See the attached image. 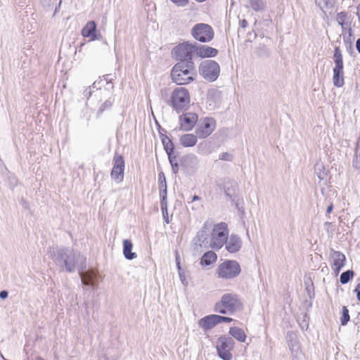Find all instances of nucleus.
<instances>
[{"mask_svg": "<svg viewBox=\"0 0 360 360\" xmlns=\"http://www.w3.org/2000/svg\"><path fill=\"white\" fill-rule=\"evenodd\" d=\"M51 258L61 271L74 273L86 269V258L80 252L68 247L51 248Z\"/></svg>", "mask_w": 360, "mask_h": 360, "instance_id": "f257e3e1", "label": "nucleus"}, {"mask_svg": "<svg viewBox=\"0 0 360 360\" xmlns=\"http://www.w3.org/2000/svg\"><path fill=\"white\" fill-rule=\"evenodd\" d=\"M190 94L184 87H177L172 93L169 105L177 113L186 110L190 105Z\"/></svg>", "mask_w": 360, "mask_h": 360, "instance_id": "f03ea898", "label": "nucleus"}, {"mask_svg": "<svg viewBox=\"0 0 360 360\" xmlns=\"http://www.w3.org/2000/svg\"><path fill=\"white\" fill-rule=\"evenodd\" d=\"M241 302L236 294L226 293L221 299V301L216 303L214 311L223 314H233L241 309Z\"/></svg>", "mask_w": 360, "mask_h": 360, "instance_id": "7ed1b4c3", "label": "nucleus"}, {"mask_svg": "<svg viewBox=\"0 0 360 360\" xmlns=\"http://www.w3.org/2000/svg\"><path fill=\"white\" fill-rule=\"evenodd\" d=\"M240 271V266L236 260H226L217 269L218 277L226 280L236 278Z\"/></svg>", "mask_w": 360, "mask_h": 360, "instance_id": "20e7f679", "label": "nucleus"}, {"mask_svg": "<svg viewBox=\"0 0 360 360\" xmlns=\"http://www.w3.org/2000/svg\"><path fill=\"white\" fill-rule=\"evenodd\" d=\"M199 72L205 79L214 82L219 75L220 67L218 63L213 60H205L200 64Z\"/></svg>", "mask_w": 360, "mask_h": 360, "instance_id": "39448f33", "label": "nucleus"}, {"mask_svg": "<svg viewBox=\"0 0 360 360\" xmlns=\"http://www.w3.org/2000/svg\"><path fill=\"white\" fill-rule=\"evenodd\" d=\"M229 230L227 224L221 222L215 225L212 231V248L219 250L223 247L227 240Z\"/></svg>", "mask_w": 360, "mask_h": 360, "instance_id": "423d86ee", "label": "nucleus"}, {"mask_svg": "<svg viewBox=\"0 0 360 360\" xmlns=\"http://www.w3.org/2000/svg\"><path fill=\"white\" fill-rule=\"evenodd\" d=\"M235 342L231 337L221 336L217 340V352L218 356L223 360H231L233 355L231 351L234 347Z\"/></svg>", "mask_w": 360, "mask_h": 360, "instance_id": "0eeeda50", "label": "nucleus"}, {"mask_svg": "<svg viewBox=\"0 0 360 360\" xmlns=\"http://www.w3.org/2000/svg\"><path fill=\"white\" fill-rule=\"evenodd\" d=\"M191 34L193 38L202 43L209 42L214 35L212 27L205 23H198L191 30Z\"/></svg>", "mask_w": 360, "mask_h": 360, "instance_id": "6e6552de", "label": "nucleus"}, {"mask_svg": "<svg viewBox=\"0 0 360 360\" xmlns=\"http://www.w3.org/2000/svg\"><path fill=\"white\" fill-rule=\"evenodd\" d=\"M210 226L208 222H205L202 228L197 233L196 236L193 240L194 250L198 251L200 248H212V240H209Z\"/></svg>", "mask_w": 360, "mask_h": 360, "instance_id": "1a4fd4ad", "label": "nucleus"}, {"mask_svg": "<svg viewBox=\"0 0 360 360\" xmlns=\"http://www.w3.org/2000/svg\"><path fill=\"white\" fill-rule=\"evenodd\" d=\"M195 53V42L186 41L176 46L172 53L178 60H193V53Z\"/></svg>", "mask_w": 360, "mask_h": 360, "instance_id": "9d476101", "label": "nucleus"}, {"mask_svg": "<svg viewBox=\"0 0 360 360\" xmlns=\"http://www.w3.org/2000/svg\"><path fill=\"white\" fill-rule=\"evenodd\" d=\"M216 128L215 120L212 117H204L198 120L195 134L200 139L209 136Z\"/></svg>", "mask_w": 360, "mask_h": 360, "instance_id": "9b49d317", "label": "nucleus"}, {"mask_svg": "<svg viewBox=\"0 0 360 360\" xmlns=\"http://www.w3.org/2000/svg\"><path fill=\"white\" fill-rule=\"evenodd\" d=\"M233 319L226 316H222L217 314L206 316L198 321L199 326L205 331L213 328L217 324L221 322H231Z\"/></svg>", "mask_w": 360, "mask_h": 360, "instance_id": "f8f14e48", "label": "nucleus"}, {"mask_svg": "<svg viewBox=\"0 0 360 360\" xmlns=\"http://www.w3.org/2000/svg\"><path fill=\"white\" fill-rule=\"evenodd\" d=\"M124 160L122 155L115 153L113 157V167L110 173L112 179L120 183L124 179Z\"/></svg>", "mask_w": 360, "mask_h": 360, "instance_id": "ddd939ff", "label": "nucleus"}, {"mask_svg": "<svg viewBox=\"0 0 360 360\" xmlns=\"http://www.w3.org/2000/svg\"><path fill=\"white\" fill-rule=\"evenodd\" d=\"M195 71H191L187 69L176 72L172 70L171 77L172 81L178 85L188 84L194 80Z\"/></svg>", "mask_w": 360, "mask_h": 360, "instance_id": "4468645a", "label": "nucleus"}, {"mask_svg": "<svg viewBox=\"0 0 360 360\" xmlns=\"http://www.w3.org/2000/svg\"><path fill=\"white\" fill-rule=\"evenodd\" d=\"M330 257L334 272L336 275H338L342 268H343V266L345 265V255L340 251H335L333 249H330Z\"/></svg>", "mask_w": 360, "mask_h": 360, "instance_id": "2eb2a0df", "label": "nucleus"}, {"mask_svg": "<svg viewBox=\"0 0 360 360\" xmlns=\"http://www.w3.org/2000/svg\"><path fill=\"white\" fill-rule=\"evenodd\" d=\"M198 115L188 112L183 114L179 117V121L181 128L185 131L191 130L198 123Z\"/></svg>", "mask_w": 360, "mask_h": 360, "instance_id": "dca6fc26", "label": "nucleus"}, {"mask_svg": "<svg viewBox=\"0 0 360 360\" xmlns=\"http://www.w3.org/2000/svg\"><path fill=\"white\" fill-rule=\"evenodd\" d=\"M226 249L230 253H236L238 252L242 247V240L240 238L235 234H231L227 238V240L224 243Z\"/></svg>", "mask_w": 360, "mask_h": 360, "instance_id": "f3484780", "label": "nucleus"}, {"mask_svg": "<svg viewBox=\"0 0 360 360\" xmlns=\"http://www.w3.org/2000/svg\"><path fill=\"white\" fill-rule=\"evenodd\" d=\"M218 53L217 49L206 45L198 44L195 42V54L202 58L214 57Z\"/></svg>", "mask_w": 360, "mask_h": 360, "instance_id": "a211bd4d", "label": "nucleus"}, {"mask_svg": "<svg viewBox=\"0 0 360 360\" xmlns=\"http://www.w3.org/2000/svg\"><path fill=\"white\" fill-rule=\"evenodd\" d=\"M77 271L83 285L90 286H94L96 285L95 280L96 278V273L94 269H82Z\"/></svg>", "mask_w": 360, "mask_h": 360, "instance_id": "6ab92c4d", "label": "nucleus"}, {"mask_svg": "<svg viewBox=\"0 0 360 360\" xmlns=\"http://www.w3.org/2000/svg\"><path fill=\"white\" fill-rule=\"evenodd\" d=\"M199 160L194 154H188L185 155L181 162V165L188 172H194L197 169Z\"/></svg>", "mask_w": 360, "mask_h": 360, "instance_id": "aec40b11", "label": "nucleus"}, {"mask_svg": "<svg viewBox=\"0 0 360 360\" xmlns=\"http://www.w3.org/2000/svg\"><path fill=\"white\" fill-rule=\"evenodd\" d=\"M96 24L94 21H89L86 23L85 27L82 30V34L84 37H90L91 41L99 39L101 37V35L97 34L96 33Z\"/></svg>", "mask_w": 360, "mask_h": 360, "instance_id": "412c9836", "label": "nucleus"}, {"mask_svg": "<svg viewBox=\"0 0 360 360\" xmlns=\"http://www.w3.org/2000/svg\"><path fill=\"white\" fill-rule=\"evenodd\" d=\"M133 244L129 239H125L123 241V255L128 260H132L137 257L136 252H132Z\"/></svg>", "mask_w": 360, "mask_h": 360, "instance_id": "4be33fe9", "label": "nucleus"}, {"mask_svg": "<svg viewBox=\"0 0 360 360\" xmlns=\"http://www.w3.org/2000/svg\"><path fill=\"white\" fill-rule=\"evenodd\" d=\"M333 59L335 63V67L333 70L343 71V58L340 49L336 46L334 50Z\"/></svg>", "mask_w": 360, "mask_h": 360, "instance_id": "5701e85b", "label": "nucleus"}, {"mask_svg": "<svg viewBox=\"0 0 360 360\" xmlns=\"http://www.w3.org/2000/svg\"><path fill=\"white\" fill-rule=\"evenodd\" d=\"M197 135L193 134H186L180 137L179 141L184 147H193L197 143Z\"/></svg>", "mask_w": 360, "mask_h": 360, "instance_id": "b1692460", "label": "nucleus"}, {"mask_svg": "<svg viewBox=\"0 0 360 360\" xmlns=\"http://www.w3.org/2000/svg\"><path fill=\"white\" fill-rule=\"evenodd\" d=\"M187 69L191 71H195V65L193 60H179L172 68L176 72L185 70Z\"/></svg>", "mask_w": 360, "mask_h": 360, "instance_id": "393cba45", "label": "nucleus"}, {"mask_svg": "<svg viewBox=\"0 0 360 360\" xmlns=\"http://www.w3.org/2000/svg\"><path fill=\"white\" fill-rule=\"evenodd\" d=\"M217 256L216 253L212 250L205 252L200 260V264L202 266H209L216 262Z\"/></svg>", "mask_w": 360, "mask_h": 360, "instance_id": "a878e982", "label": "nucleus"}, {"mask_svg": "<svg viewBox=\"0 0 360 360\" xmlns=\"http://www.w3.org/2000/svg\"><path fill=\"white\" fill-rule=\"evenodd\" d=\"M161 140L162 145L164 146V149L165 150L167 155L169 156L170 155H173L174 150V146L172 141L169 139V137L166 135H163L160 134Z\"/></svg>", "mask_w": 360, "mask_h": 360, "instance_id": "bb28decb", "label": "nucleus"}, {"mask_svg": "<svg viewBox=\"0 0 360 360\" xmlns=\"http://www.w3.org/2000/svg\"><path fill=\"white\" fill-rule=\"evenodd\" d=\"M230 335L238 340L239 342H243L246 339V335L243 329L238 327H232L229 330Z\"/></svg>", "mask_w": 360, "mask_h": 360, "instance_id": "cd10ccee", "label": "nucleus"}, {"mask_svg": "<svg viewBox=\"0 0 360 360\" xmlns=\"http://www.w3.org/2000/svg\"><path fill=\"white\" fill-rule=\"evenodd\" d=\"M336 20L340 26L350 25L352 19L348 13L342 11L337 14Z\"/></svg>", "mask_w": 360, "mask_h": 360, "instance_id": "c85d7f7f", "label": "nucleus"}, {"mask_svg": "<svg viewBox=\"0 0 360 360\" xmlns=\"http://www.w3.org/2000/svg\"><path fill=\"white\" fill-rule=\"evenodd\" d=\"M333 82L334 86L342 87L345 84L344 71L333 70Z\"/></svg>", "mask_w": 360, "mask_h": 360, "instance_id": "c756f323", "label": "nucleus"}, {"mask_svg": "<svg viewBox=\"0 0 360 360\" xmlns=\"http://www.w3.org/2000/svg\"><path fill=\"white\" fill-rule=\"evenodd\" d=\"M250 7L256 12H264L266 8V4L263 0H249Z\"/></svg>", "mask_w": 360, "mask_h": 360, "instance_id": "7c9ffc66", "label": "nucleus"}, {"mask_svg": "<svg viewBox=\"0 0 360 360\" xmlns=\"http://www.w3.org/2000/svg\"><path fill=\"white\" fill-rule=\"evenodd\" d=\"M354 276V272L352 270H347L341 274L340 276V282L342 284L347 283Z\"/></svg>", "mask_w": 360, "mask_h": 360, "instance_id": "2f4dec72", "label": "nucleus"}, {"mask_svg": "<svg viewBox=\"0 0 360 360\" xmlns=\"http://www.w3.org/2000/svg\"><path fill=\"white\" fill-rule=\"evenodd\" d=\"M315 2L321 10L333 6V2L331 0H315Z\"/></svg>", "mask_w": 360, "mask_h": 360, "instance_id": "473e14b6", "label": "nucleus"}, {"mask_svg": "<svg viewBox=\"0 0 360 360\" xmlns=\"http://www.w3.org/2000/svg\"><path fill=\"white\" fill-rule=\"evenodd\" d=\"M349 319H350V316L349 314V310L347 308V307L344 306L342 307V317L340 319L341 324L342 326L347 325L348 321H349Z\"/></svg>", "mask_w": 360, "mask_h": 360, "instance_id": "72a5a7b5", "label": "nucleus"}, {"mask_svg": "<svg viewBox=\"0 0 360 360\" xmlns=\"http://www.w3.org/2000/svg\"><path fill=\"white\" fill-rule=\"evenodd\" d=\"M169 162L172 165V171L174 174H176L179 172V164L176 162V157L174 155H170L168 156Z\"/></svg>", "mask_w": 360, "mask_h": 360, "instance_id": "f704fd0d", "label": "nucleus"}, {"mask_svg": "<svg viewBox=\"0 0 360 360\" xmlns=\"http://www.w3.org/2000/svg\"><path fill=\"white\" fill-rule=\"evenodd\" d=\"M112 105V101L111 98L106 100L98 110L97 114L99 115L102 114L105 110L109 109Z\"/></svg>", "mask_w": 360, "mask_h": 360, "instance_id": "c9c22d12", "label": "nucleus"}, {"mask_svg": "<svg viewBox=\"0 0 360 360\" xmlns=\"http://www.w3.org/2000/svg\"><path fill=\"white\" fill-rule=\"evenodd\" d=\"M108 77H109V75H107L105 76H103V79H104L103 85L104 84L105 85V89L110 91L113 89V84L111 83L112 79H109Z\"/></svg>", "mask_w": 360, "mask_h": 360, "instance_id": "e433bc0d", "label": "nucleus"}, {"mask_svg": "<svg viewBox=\"0 0 360 360\" xmlns=\"http://www.w3.org/2000/svg\"><path fill=\"white\" fill-rule=\"evenodd\" d=\"M160 205L161 209L162 211V214H164L166 213L167 214V198H161L160 201Z\"/></svg>", "mask_w": 360, "mask_h": 360, "instance_id": "4c0bfd02", "label": "nucleus"}, {"mask_svg": "<svg viewBox=\"0 0 360 360\" xmlns=\"http://www.w3.org/2000/svg\"><path fill=\"white\" fill-rule=\"evenodd\" d=\"M232 158H233V155L231 153H226V152L222 153L219 155V159L222 160L231 161Z\"/></svg>", "mask_w": 360, "mask_h": 360, "instance_id": "58836bf2", "label": "nucleus"}, {"mask_svg": "<svg viewBox=\"0 0 360 360\" xmlns=\"http://www.w3.org/2000/svg\"><path fill=\"white\" fill-rule=\"evenodd\" d=\"M159 187H165L167 186V183H166V179H165V176L164 175V173L161 172L160 174H159Z\"/></svg>", "mask_w": 360, "mask_h": 360, "instance_id": "ea45409f", "label": "nucleus"}, {"mask_svg": "<svg viewBox=\"0 0 360 360\" xmlns=\"http://www.w3.org/2000/svg\"><path fill=\"white\" fill-rule=\"evenodd\" d=\"M103 83H104V79H99L98 81H95L94 82V84H92V86H91V89H100L101 88L102 86H103Z\"/></svg>", "mask_w": 360, "mask_h": 360, "instance_id": "a19ab883", "label": "nucleus"}, {"mask_svg": "<svg viewBox=\"0 0 360 360\" xmlns=\"http://www.w3.org/2000/svg\"><path fill=\"white\" fill-rule=\"evenodd\" d=\"M179 278H180V280H181L182 284L184 286H187L188 285V282H187V281L186 279L184 270H181V271H179Z\"/></svg>", "mask_w": 360, "mask_h": 360, "instance_id": "79ce46f5", "label": "nucleus"}, {"mask_svg": "<svg viewBox=\"0 0 360 360\" xmlns=\"http://www.w3.org/2000/svg\"><path fill=\"white\" fill-rule=\"evenodd\" d=\"M342 34L345 35L348 34L349 36L352 35V29L350 25L341 26Z\"/></svg>", "mask_w": 360, "mask_h": 360, "instance_id": "37998d69", "label": "nucleus"}, {"mask_svg": "<svg viewBox=\"0 0 360 360\" xmlns=\"http://www.w3.org/2000/svg\"><path fill=\"white\" fill-rule=\"evenodd\" d=\"M174 4H176L177 6L183 7L185 6L188 2V0H171Z\"/></svg>", "mask_w": 360, "mask_h": 360, "instance_id": "c03bdc74", "label": "nucleus"}, {"mask_svg": "<svg viewBox=\"0 0 360 360\" xmlns=\"http://www.w3.org/2000/svg\"><path fill=\"white\" fill-rule=\"evenodd\" d=\"M167 186L160 187V196L161 198H167Z\"/></svg>", "mask_w": 360, "mask_h": 360, "instance_id": "a18cd8bd", "label": "nucleus"}, {"mask_svg": "<svg viewBox=\"0 0 360 360\" xmlns=\"http://www.w3.org/2000/svg\"><path fill=\"white\" fill-rule=\"evenodd\" d=\"M356 292V299L360 301V283H359L354 290Z\"/></svg>", "mask_w": 360, "mask_h": 360, "instance_id": "49530a36", "label": "nucleus"}, {"mask_svg": "<svg viewBox=\"0 0 360 360\" xmlns=\"http://www.w3.org/2000/svg\"><path fill=\"white\" fill-rule=\"evenodd\" d=\"M8 292L6 290H1L0 292V298L1 299L4 300L8 297Z\"/></svg>", "mask_w": 360, "mask_h": 360, "instance_id": "de8ad7c7", "label": "nucleus"}, {"mask_svg": "<svg viewBox=\"0 0 360 360\" xmlns=\"http://www.w3.org/2000/svg\"><path fill=\"white\" fill-rule=\"evenodd\" d=\"M92 91H91V87H89L88 89H86L84 91V95L85 96L89 97L91 96Z\"/></svg>", "mask_w": 360, "mask_h": 360, "instance_id": "09e8293b", "label": "nucleus"}, {"mask_svg": "<svg viewBox=\"0 0 360 360\" xmlns=\"http://www.w3.org/2000/svg\"><path fill=\"white\" fill-rule=\"evenodd\" d=\"M248 21L245 19H243V20H240V26L242 28L245 29V28H246L248 27Z\"/></svg>", "mask_w": 360, "mask_h": 360, "instance_id": "8fccbe9b", "label": "nucleus"}, {"mask_svg": "<svg viewBox=\"0 0 360 360\" xmlns=\"http://www.w3.org/2000/svg\"><path fill=\"white\" fill-rule=\"evenodd\" d=\"M176 266H177V269H178V271H181V270H184L181 267L180 259H179V257L178 255L176 257Z\"/></svg>", "mask_w": 360, "mask_h": 360, "instance_id": "3c124183", "label": "nucleus"}, {"mask_svg": "<svg viewBox=\"0 0 360 360\" xmlns=\"http://www.w3.org/2000/svg\"><path fill=\"white\" fill-rule=\"evenodd\" d=\"M356 49L360 54V38H359L356 41Z\"/></svg>", "mask_w": 360, "mask_h": 360, "instance_id": "603ef678", "label": "nucleus"}, {"mask_svg": "<svg viewBox=\"0 0 360 360\" xmlns=\"http://www.w3.org/2000/svg\"><path fill=\"white\" fill-rule=\"evenodd\" d=\"M200 200V198L198 195H193V196L192 197L191 200V201H188V203H190V202H194V201Z\"/></svg>", "mask_w": 360, "mask_h": 360, "instance_id": "864d4df0", "label": "nucleus"}, {"mask_svg": "<svg viewBox=\"0 0 360 360\" xmlns=\"http://www.w3.org/2000/svg\"><path fill=\"white\" fill-rule=\"evenodd\" d=\"M300 326L302 329H304V328H308V323L305 321V319L303 320V322L302 323L300 324Z\"/></svg>", "mask_w": 360, "mask_h": 360, "instance_id": "5fc2aeb1", "label": "nucleus"}, {"mask_svg": "<svg viewBox=\"0 0 360 360\" xmlns=\"http://www.w3.org/2000/svg\"><path fill=\"white\" fill-rule=\"evenodd\" d=\"M333 209V204H330V205L327 207L326 212H327L328 214L330 213V212H332Z\"/></svg>", "mask_w": 360, "mask_h": 360, "instance_id": "6e6d98bb", "label": "nucleus"}, {"mask_svg": "<svg viewBox=\"0 0 360 360\" xmlns=\"http://www.w3.org/2000/svg\"><path fill=\"white\" fill-rule=\"evenodd\" d=\"M317 176H318L319 179H323V176H322V173L321 172L317 173Z\"/></svg>", "mask_w": 360, "mask_h": 360, "instance_id": "4d7b16f0", "label": "nucleus"}, {"mask_svg": "<svg viewBox=\"0 0 360 360\" xmlns=\"http://www.w3.org/2000/svg\"><path fill=\"white\" fill-rule=\"evenodd\" d=\"M163 215H165V214ZM164 218H165V220L166 223L168 224L169 222V219H168V217L164 216Z\"/></svg>", "mask_w": 360, "mask_h": 360, "instance_id": "13d9d810", "label": "nucleus"}, {"mask_svg": "<svg viewBox=\"0 0 360 360\" xmlns=\"http://www.w3.org/2000/svg\"><path fill=\"white\" fill-rule=\"evenodd\" d=\"M11 183L14 185H16V180L13 179V180H11Z\"/></svg>", "mask_w": 360, "mask_h": 360, "instance_id": "bf43d9fd", "label": "nucleus"}, {"mask_svg": "<svg viewBox=\"0 0 360 360\" xmlns=\"http://www.w3.org/2000/svg\"><path fill=\"white\" fill-rule=\"evenodd\" d=\"M36 360H44V359H43L41 357H39H39H37V358L36 359Z\"/></svg>", "mask_w": 360, "mask_h": 360, "instance_id": "052dcab7", "label": "nucleus"}]
</instances>
